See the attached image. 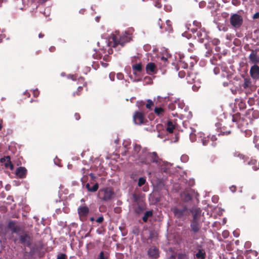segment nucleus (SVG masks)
I'll return each mask as SVG.
<instances>
[{
  "instance_id": "obj_16",
  "label": "nucleus",
  "mask_w": 259,
  "mask_h": 259,
  "mask_svg": "<svg viewBox=\"0 0 259 259\" xmlns=\"http://www.w3.org/2000/svg\"><path fill=\"white\" fill-rule=\"evenodd\" d=\"M154 111L155 113L160 117H166L167 114L166 110L161 107H155Z\"/></svg>"
},
{
  "instance_id": "obj_35",
  "label": "nucleus",
  "mask_w": 259,
  "mask_h": 259,
  "mask_svg": "<svg viewBox=\"0 0 259 259\" xmlns=\"http://www.w3.org/2000/svg\"><path fill=\"white\" fill-rule=\"evenodd\" d=\"M107 253L102 251L100 252L99 255L98 257V259H107Z\"/></svg>"
},
{
  "instance_id": "obj_39",
  "label": "nucleus",
  "mask_w": 259,
  "mask_h": 259,
  "mask_svg": "<svg viewBox=\"0 0 259 259\" xmlns=\"http://www.w3.org/2000/svg\"><path fill=\"white\" fill-rule=\"evenodd\" d=\"M182 197L183 198L184 200L186 201H188L192 199L191 196L188 193H187V194L184 193V194H182Z\"/></svg>"
},
{
  "instance_id": "obj_63",
  "label": "nucleus",
  "mask_w": 259,
  "mask_h": 259,
  "mask_svg": "<svg viewBox=\"0 0 259 259\" xmlns=\"http://www.w3.org/2000/svg\"><path fill=\"white\" fill-rule=\"evenodd\" d=\"M69 77L73 80H74L76 79V76L73 75H69Z\"/></svg>"
},
{
  "instance_id": "obj_58",
  "label": "nucleus",
  "mask_w": 259,
  "mask_h": 259,
  "mask_svg": "<svg viewBox=\"0 0 259 259\" xmlns=\"http://www.w3.org/2000/svg\"><path fill=\"white\" fill-rule=\"evenodd\" d=\"M128 144H129V142L128 141H127V142L124 141L123 143V145L124 146V147H125V148L126 149H127V145Z\"/></svg>"
},
{
  "instance_id": "obj_40",
  "label": "nucleus",
  "mask_w": 259,
  "mask_h": 259,
  "mask_svg": "<svg viewBox=\"0 0 259 259\" xmlns=\"http://www.w3.org/2000/svg\"><path fill=\"white\" fill-rule=\"evenodd\" d=\"M197 61V59L196 57H191L190 58V61H189L190 66L193 67L194 66V65L196 63Z\"/></svg>"
},
{
  "instance_id": "obj_9",
  "label": "nucleus",
  "mask_w": 259,
  "mask_h": 259,
  "mask_svg": "<svg viewBox=\"0 0 259 259\" xmlns=\"http://www.w3.org/2000/svg\"><path fill=\"white\" fill-rule=\"evenodd\" d=\"M243 20L241 16L238 14H234L230 18V23L231 25L235 27L239 28L242 25Z\"/></svg>"
},
{
  "instance_id": "obj_42",
  "label": "nucleus",
  "mask_w": 259,
  "mask_h": 259,
  "mask_svg": "<svg viewBox=\"0 0 259 259\" xmlns=\"http://www.w3.org/2000/svg\"><path fill=\"white\" fill-rule=\"evenodd\" d=\"M188 160H189V157L187 155L184 154V155H182V156L181 157V160L183 162H186L188 161Z\"/></svg>"
},
{
  "instance_id": "obj_30",
  "label": "nucleus",
  "mask_w": 259,
  "mask_h": 259,
  "mask_svg": "<svg viewBox=\"0 0 259 259\" xmlns=\"http://www.w3.org/2000/svg\"><path fill=\"white\" fill-rule=\"evenodd\" d=\"M195 256L197 258L204 259L205 257V252L203 249H199L196 253Z\"/></svg>"
},
{
  "instance_id": "obj_15",
  "label": "nucleus",
  "mask_w": 259,
  "mask_h": 259,
  "mask_svg": "<svg viewBox=\"0 0 259 259\" xmlns=\"http://www.w3.org/2000/svg\"><path fill=\"white\" fill-rule=\"evenodd\" d=\"M251 76L255 79L259 78V67L256 65L252 66L250 70Z\"/></svg>"
},
{
  "instance_id": "obj_32",
  "label": "nucleus",
  "mask_w": 259,
  "mask_h": 259,
  "mask_svg": "<svg viewBox=\"0 0 259 259\" xmlns=\"http://www.w3.org/2000/svg\"><path fill=\"white\" fill-rule=\"evenodd\" d=\"M174 128L175 126L172 124V122L171 121H168L167 124L166 131L169 133H172Z\"/></svg>"
},
{
  "instance_id": "obj_44",
  "label": "nucleus",
  "mask_w": 259,
  "mask_h": 259,
  "mask_svg": "<svg viewBox=\"0 0 259 259\" xmlns=\"http://www.w3.org/2000/svg\"><path fill=\"white\" fill-rule=\"evenodd\" d=\"M179 259H188V256L185 253H179L178 255Z\"/></svg>"
},
{
  "instance_id": "obj_49",
  "label": "nucleus",
  "mask_w": 259,
  "mask_h": 259,
  "mask_svg": "<svg viewBox=\"0 0 259 259\" xmlns=\"http://www.w3.org/2000/svg\"><path fill=\"white\" fill-rule=\"evenodd\" d=\"M116 77L118 79L121 80L123 79V75L121 73H118L116 75Z\"/></svg>"
},
{
  "instance_id": "obj_17",
  "label": "nucleus",
  "mask_w": 259,
  "mask_h": 259,
  "mask_svg": "<svg viewBox=\"0 0 259 259\" xmlns=\"http://www.w3.org/2000/svg\"><path fill=\"white\" fill-rule=\"evenodd\" d=\"M20 240L22 244L25 246L30 245V238L28 235L24 234L20 236Z\"/></svg>"
},
{
  "instance_id": "obj_4",
  "label": "nucleus",
  "mask_w": 259,
  "mask_h": 259,
  "mask_svg": "<svg viewBox=\"0 0 259 259\" xmlns=\"http://www.w3.org/2000/svg\"><path fill=\"white\" fill-rule=\"evenodd\" d=\"M99 194L102 196L101 199L104 201H108L111 200L114 195L113 191L110 188H106L100 190Z\"/></svg>"
},
{
  "instance_id": "obj_60",
  "label": "nucleus",
  "mask_w": 259,
  "mask_h": 259,
  "mask_svg": "<svg viewBox=\"0 0 259 259\" xmlns=\"http://www.w3.org/2000/svg\"><path fill=\"white\" fill-rule=\"evenodd\" d=\"M144 104H145V103L143 101H140V102L138 101L137 102V105H138L139 107L140 106L143 105Z\"/></svg>"
},
{
  "instance_id": "obj_38",
  "label": "nucleus",
  "mask_w": 259,
  "mask_h": 259,
  "mask_svg": "<svg viewBox=\"0 0 259 259\" xmlns=\"http://www.w3.org/2000/svg\"><path fill=\"white\" fill-rule=\"evenodd\" d=\"M166 24L167 27L165 28V30L168 31V32H171L172 31V27L171 22L169 20L166 21Z\"/></svg>"
},
{
  "instance_id": "obj_57",
  "label": "nucleus",
  "mask_w": 259,
  "mask_h": 259,
  "mask_svg": "<svg viewBox=\"0 0 259 259\" xmlns=\"http://www.w3.org/2000/svg\"><path fill=\"white\" fill-rule=\"evenodd\" d=\"M101 64L102 66L104 68H106L108 66V63H107L106 62L101 61Z\"/></svg>"
},
{
  "instance_id": "obj_31",
  "label": "nucleus",
  "mask_w": 259,
  "mask_h": 259,
  "mask_svg": "<svg viewBox=\"0 0 259 259\" xmlns=\"http://www.w3.org/2000/svg\"><path fill=\"white\" fill-rule=\"evenodd\" d=\"M153 215L152 210H149L145 212L144 216L142 218V220L144 222H147L148 219Z\"/></svg>"
},
{
  "instance_id": "obj_24",
  "label": "nucleus",
  "mask_w": 259,
  "mask_h": 259,
  "mask_svg": "<svg viewBox=\"0 0 259 259\" xmlns=\"http://www.w3.org/2000/svg\"><path fill=\"white\" fill-rule=\"evenodd\" d=\"M191 227L193 231L195 233L198 232L200 228L199 224V220H193L191 224Z\"/></svg>"
},
{
  "instance_id": "obj_52",
  "label": "nucleus",
  "mask_w": 259,
  "mask_h": 259,
  "mask_svg": "<svg viewBox=\"0 0 259 259\" xmlns=\"http://www.w3.org/2000/svg\"><path fill=\"white\" fill-rule=\"evenodd\" d=\"M104 220V218L103 217H99L97 220H96V222L98 223H101L103 222Z\"/></svg>"
},
{
  "instance_id": "obj_28",
  "label": "nucleus",
  "mask_w": 259,
  "mask_h": 259,
  "mask_svg": "<svg viewBox=\"0 0 259 259\" xmlns=\"http://www.w3.org/2000/svg\"><path fill=\"white\" fill-rule=\"evenodd\" d=\"M6 160L7 162L5 163V166L8 168H10L11 169H13V165L10 161V158L8 156L6 158H2L1 161L3 162L4 161H6Z\"/></svg>"
},
{
  "instance_id": "obj_26",
  "label": "nucleus",
  "mask_w": 259,
  "mask_h": 259,
  "mask_svg": "<svg viewBox=\"0 0 259 259\" xmlns=\"http://www.w3.org/2000/svg\"><path fill=\"white\" fill-rule=\"evenodd\" d=\"M249 59L253 63H257L259 62V57L256 55V53L252 52L249 56Z\"/></svg>"
},
{
  "instance_id": "obj_48",
  "label": "nucleus",
  "mask_w": 259,
  "mask_h": 259,
  "mask_svg": "<svg viewBox=\"0 0 259 259\" xmlns=\"http://www.w3.org/2000/svg\"><path fill=\"white\" fill-rule=\"evenodd\" d=\"M153 1L155 2V4H154V6L158 8H160L162 6V5L158 2L157 0H153Z\"/></svg>"
},
{
  "instance_id": "obj_50",
  "label": "nucleus",
  "mask_w": 259,
  "mask_h": 259,
  "mask_svg": "<svg viewBox=\"0 0 259 259\" xmlns=\"http://www.w3.org/2000/svg\"><path fill=\"white\" fill-rule=\"evenodd\" d=\"M109 77L111 81L114 80L115 73L111 72L109 74Z\"/></svg>"
},
{
  "instance_id": "obj_59",
  "label": "nucleus",
  "mask_w": 259,
  "mask_h": 259,
  "mask_svg": "<svg viewBox=\"0 0 259 259\" xmlns=\"http://www.w3.org/2000/svg\"><path fill=\"white\" fill-rule=\"evenodd\" d=\"M230 189L232 192H234L236 190V187L234 186H232L230 188Z\"/></svg>"
},
{
  "instance_id": "obj_41",
  "label": "nucleus",
  "mask_w": 259,
  "mask_h": 259,
  "mask_svg": "<svg viewBox=\"0 0 259 259\" xmlns=\"http://www.w3.org/2000/svg\"><path fill=\"white\" fill-rule=\"evenodd\" d=\"M146 182V179L143 177L140 178L138 181V186L141 187L145 184Z\"/></svg>"
},
{
  "instance_id": "obj_51",
  "label": "nucleus",
  "mask_w": 259,
  "mask_h": 259,
  "mask_svg": "<svg viewBox=\"0 0 259 259\" xmlns=\"http://www.w3.org/2000/svg\"><path fill=\"white\" fill-rule=\"evenodd\" d=\"M178 75L180 78H183L185 76L186 74H185V72L184 71H180L179 72Z\"/></svg>"
},
{
  "instance_id": "obj_53",
  "label": "nucleus",
  "mask_w": 259,
  "mask_h": 259,
  "mask_svg": "<svg viewBox=\"0 0 259 259\" xmlns=\"http://www.w3.org/2000/svg\"><path fill=\"white\" fill-rule=\"evenodd\" d=\"M33 96L34 97H37L39 95V92L37 89H35L33 91Z\"/></svg>"
},
{
  "instance_id": "obj_21",
  "label": "nucleus",
  "mask_w": 259,
  "mask_h": 259,
  "mask_svg": "<svg viewBox=\"0 0 259 259\" xmlns=\"http://www.w3.org/2000/svg\"><path fill=\"white\" fill-rule=\"evenodd\" d=\"M179 56V66L183 68H187L188 67V63L186 62V60H185V56H183L182 54H178Z\"/></svg>"
},
{
  "instance_id": "obj_27",
  "label": "nucleus",
  "mask_w": 259,
  "mask_h": 259,
  "mask_svg": "<svg viewBox=\"0 0 259 259\" xmlns=\"http://www.w3.org/2000/svg\"><path fill=\"white\" fill-rule=\"evenodd\" d=\"M85 188L88 189L89 192H95L97 191L99 188L98 183H96L93 186L91 187L89 183H87L85 185Z\"/></svg>"
},
{
  "instance_id": "obj_25",
  "label": "nucleus",
  "mask_w": 259,
  "mask_h": 259,
  "mask_svg": "<svg viewBox=\"0 0 259 259\" xmlns=\"http://www.w3.org/2000/svg\"><path fill=\"white\" fill-rule=\"evenodd\" d=\"M89 212V209L87 206L79 207L78 208V213L79 216L86 217Z\"/></svg>"
},
{
  "instance_id": "obj_14",
  "label": "nucleus",
  "mask_w": 259,
  "mask_h": 259,
  "mask_svg": "<svg viewBox=\"0 0 259 259\" xmlns=\"http://www.w3.org/2000/svg\"><path fill=\"white\" fill-rule=\"evenodd\" d=\"M133 207L134 211L138 214L142 213L145 209V205L143 202L133 204Z\"/></svg>"
},
{
  "instance_id": "obj_62",
  "label": "nucleus",
  "mask_w": 259,
  "mask_h": 259,
  "mask_svg": "<svg viewBox=\"0 0 259 259\" xmlns=\"http://www.w3.org/2000/svg\"><path fill=\"white\" fill-rule=\"evenodd\" d=\"M74 116H75V119H76V120H78V119H80V115H79V114H78V113H75V114H74Z\"/></svg>"
},
{
  "instance_id": "obj_23",
  "label": "nucleus",
  "mask_w": 259,
  "mask_h": 259,
  "mask_svg": "<svg viewBox=\"0 0 259 259\" xmlns=\"http://www.w3.org/2000/svg\"><path fill=\"white\" fill-rule=\"evenodd\" d=\"M27 170L24 167H19L16 170V175L20 178L25 177Z\"/></svg>"
},
{
  "instance_id": "obj_18",
  "label": "nucleus",
  "mask_w": 259,
  "mask_h": 259,
  "mask_svg": "<svg viewBox=\"0 0 259 259\" xmlns=\"http://www.w3.org/2000/svg\"><path fill=\"white\" fill-rule=\"evenodd\" d=\"M193 215L194 220H199V218L201 216V210L199 208L193 207L191 210Z\"/></svg>"
},
{
  "instance_id": "obj_64",
  "label": "nucleus",
  "mask_w": 259,
  "mask_h": 259,
  "mask_svg": "<svg viewBox=\"0 0 259 259\" xmlns=\"http://www.w3.org/2000/svg\"><path fill=\"white\" fill-rule=\"evenodd\" d=\"M193 24L194 25H195L197 27H199V25H200L199 23H198V22H196V21H194Z\"/></svg>"
},
{
  "instance_id": "obj_1",
  "label": "nucleus",
  "mask_w": 259,
  "mask_h": 259,
  "mask_svg": "<svg viewBox=\"0 0 259 259\" xmlns=\"http://www.w3.org/2000/svg\"><path fill=\"white\" fill-rule=\"evenodd\" d=\"M130 34L126 32L121 35L119 34V31H115L111 34L108 40H105V42L107 47L114 48L117 45L123 46L125 43L130 41Z\"/></svg>"
},
{
  "instance_id": "obj_45",
  "label": "nucleus",
  "mask_w": 259,
  "mask_h": 259,
  "mask_svg": "<svg viewBox=\"0 0 259 259\" xmlns=\"http://www.w3.org/2000/svg\"><path fill=\"white\" fill-rule=\"evenodd\" d=\"M212 44L215 46L218 45L220 43V41L218 38H214L211 41Z\"/></svg>"
},
{
  "instance_id": "obj_61",
  "label": "nucleus",
  "mask_w": 259,
  "mask_h": 259,
  "mask_svg": "<svg viewBox=\"0 0 259 259\" xmlns=\"http://www.w3.org/2000/svg\"><path fill=\"white\" fill-rule=\"evenodd\" d=\"M210 139H211L212 141H215L217 139V137H216V136L215 135L211 136Z\"/></svg>"
},
{
  "instance_id": "obj_54",
  "label": "nucleus",
  "mask_w": 259,
  "mask_h": 259,
  "mask_svg": "<svg viewBox=\"0 0 259 259\" xmlns=\"http://www.w3.org/2000/svg\"><path fill=\"white\" fill-rule=\"evenodd\" d=\"M218 197L217 196H214L212 197V201L214 202V203H217L218 201Z\"/></svg>"
},
{
  "instance_id": "obj_3",
  "label": "nucleus",
  "mask_w": 259,
  "mask_h": 259,
  "mask_svg": "<svg viewBox=\"0 0 259 259\" xmlns=\"http://www.w3.org/2000/svg\"><path fill=\"white\" fill-rule=\"evenodd\" d=\"M234 156L242 160L243 162H246L248 165L251 166L254 170H257L259 169V161L257 162L255 159L252 158L249 159V158L246 157L238 152H234Z\"/></svg>"
},
{
  "instance_id": "obj_19",
  "label": "nucleus",
  "mask_w": 259,
  "mask_h": 259,
  "mask_svg": "<svg viewBox=\"0 0 259 259\" xmlns=\"http://www.w3.org/2000/svg\"><path fill=\"white\" fill-rule=\"evenodd\" d=\"M157 63L159 64V67H163L167 64V55L166 57L160 55L158 57Z\"/></svg>"
},
{
  "instance_id": "obj_7",
  "label": "nucleus",
  "mask_w": 259,
  "mask_h": 259,
  "mask_svg": "<svg viewBox=\"0 0 259 259\" xmlns=\"http://www.w3.org/2000/svg\"><path fill=\"white\" fill-rule=\"evenodd\" d=\"M133 120L136 124H144L147 121L144 114L142 112H135L133 115Z\"/></svg>"
},
{
  "instance_id": "obj_11",
  "label": "nucleus",
  "mask_w": 259,
  "mask_h": 259,
  "mask_svg": "<svg viewBox=\"0 0 259 259\" xmlns=\"http://www.w3.org/2000/svg\"><path fill=\"white\" fill-rule=\"evenodd\" d=\"M193 75H189L187 77V82L189 83H193L192 89L194 91H197L200 87V82L199 79H196L193 77Z\"/></svg>"
},
{
  "instance_id": "obj_55",
  "label": "nucleus",
  "mask_w": 259,
  "mask_h": 259,
  "mask_svg": "<svg viewBox=\"0 0 259 259\" xmlns=\"http://www.w3.org/2000/svg\"><path fill=\"white\" fill-rule=\"evenodd\" d=\"M221 133V134H222V135H228L231 133V131H227L225 132V131H223L222 130Z\"/></svg>"
},
{
  "instance_id": "obj_47",
  "label": "nucleus",
  "mask_w": 259,
  "mask_h": 259,
  "mask_svg": "<svg viewBox=\"0 0 259 259\" xmlns=\"http://www.w3.org/2000/svg\"><path fill=\"white\" fill-rule=\"evenodd\" d=\"M168 108L169 109H170V110H174V109H175L176 108V107H175V105L174 103H170L169 105H168Z\"/></svg>"
},
{
  "instance_id": "obj_20",
  "label": "nucleus",
  "mask_w": 259,
  "mask_h": 259,
  "mask_svg": "<svg viewBox=\"0 0 259 259\" xmlns=\"http://www.w3.org/2000/svg\"><path fill=\"white\" fill-rule=\"evenodd\" d=\"M148 254L150 257L156 258L159 256L158 249L156 247H152L149 248Z\"/></svg>"
},
{
  "instance_id": "obj_33",
  "label": "nucleus",
  "mask_w": 259,
  "mask_h": 259,
  "mask_svg": "<svg viewBox=\"0 0 259 259\" xmlns=\"http://www.w3.org/2000/svg\"><path fill=\"white\" fill-rule=\"evenodd\" d=\"M196 131L193 128H191V132L190 134V140L192 142L196 140V135L195 134Z\"/></svg>"
},
{
  "instance_id": "obj_12",
  "label": "nucleus",
  "mask_w": 259,
  "mask_h": 259,
  "mask_svg": "<svg viewBox=\"0 0 259 259\" xmlns=\"http://www.w3.org/2000/svg\"><path fill=\"white\" fill-rule=\"evenodd\" d=\"M8 228L11 230L12 233L18 234L21 231L20 226L17 224V223L14 221H11L9 222Z\"/></svg>"
},
{
  "instance_id": "obj_37",
  "label": "nucleus",
  "mask_w": 259,
  "mask_h": 259,
  "mask_svg": "<svg viewBox=\"0 0 259 259\" xmlns=\"http://www.w3.org/2000/svg\"><path fill=\"white\" fill-rule=\"evenodd\" d=\"M147 103L146 105V108L149 110H151L152 107L154 105L153 101L150 99H148V100H147Z\"/></svg>"
},
{
  "instance_id": "obj_29",
  "label": "nucleus",
  "mask_w": 259,
  "mask_h": 259,
  "mask_svg": "<svg viewBox=\"0 0 259 259\" xmlns=\"http://www.w3.org/2000/svg\"><path fill=\"white\" fill-rule=\"evenodd\" d=\"M174 102L175 104H177L178 108L181 110L184 109L185 110L187 108H185V105L183 100L179 98L176 99Z\"/></svg>"
},
{
  "instance_id": "obj_10",
  "label": "nucleus",
  "mask_w": 259,
  "mask_h": 259,
  "mask_svg": "<svg viewBox=\"0 0 259 259\" xmlns=\"http://www.w3.org/2000/svg\"><path fill=\"white\" fill-rule=\"evenodd\" d=\"M108 54H105V52L104 49H101L100 51L98 52V53H96V56L94 54L93 56L94 57H96L97 59H101L103 57V61L105 62H108L110 60V56L109 54H110L112 53V51L111 49L108 50Z\"/></svg>"
},
{
  "instance_id": "obj_8",
  "label": "nucleus",
  "mask_w": 259,
  "mask_h": 259,
  "mask_svg": "<svg viewBox=\"0 0 259 259\" xmlns=\"http://www.w3.org/2000/svg\"><path fill=\"white\" fill-rule=\"evenodd\" d=\"M172 211L174 215L179 219H182L184 218L189 213V211L186 207H183L181 208L175 207L172 208Z\"/></svg>"
},
{
  "instance_id": "obj_22",
  "label": "nucleus",
  "mask_w": 259,
  "mask_h": 259,
  "mask_svg": "<svg viewBox=\"0 0 259 259\" xmlns=\"http://www.w3.org/2000/svg\"><path fill=\"white\" fill-rule=\"evenodd\" d=\"M197 139L198 141H200L203 145L205 146L207 144V142L209 141V136L205 137L204 134L202 133H199L197 135Z\"/></svg>"
},
{
  "instance_id": "obj_5",
  "label": "nucleus",
  "mask_w": 259,
  "mask_h": 259,
  "mask_svg": "<svg viewBox=\"0 0 259 259\" xmlns=\"http://www.w3.org/2000/svg\"><path fill=\"white\" fill-rule=\"evenodd\" d=\"M146 162H143L142 163L145 164H149L150 163H155L158 165L160 164L161 159L158 157L157 153L155 152H147V155L146 156Z\"/></svg>"
},
{
  "instance_id": "obj_2",
  "label": "nucleus",
  "mask_w": 259,
  "mask_h": 259,
  "mask_svg": "<svg viewBox=\"0 0 259 259\" xmlns=\"http://www.w3.org/2000/svg\"><path fill=\"white\" fill-rule=\"evenodd\" d=\"M148 149L142 148L140 145L135 144L132 152V156L141 163L146 162V156L147 155Z\"/></svg>"
},
{
  "instance_id": "obj_13",
  "label": "nucleus",
  "mask_w": 259,
  "mask_h": 259,
  "mask_svg": "<svg viewBox=\"0 0 259 259\" xmlns=\"http://www.w3.org/2000/svg\"><path fill=\"white\" fill-rule=\"evenodd\" d=\"M157 66L154 63L150 62L147 64L146 70L148 74L152 75L157 73Z\"/></svg>"
},
{
  "instance_id": "obj_56",
  "label": "nucleus",
  "mask_w": 259,
  "mask_h": 259,
  "mask_svg": "<svg viewBox=\"0 0 259 259\" xmlns=\"http://www.w3.org/2000/svg\"><path fill=\"white\" fill-rule=\"evenodd\" d=\"M259 18V13L256 12L253 15V19H255Z\"/></svg>"
},
{
  "instance_id": "obj_6",
  "label": "nucleus",
  "mask_w": 259,
  "mask_h": 259,
  "mask_svg": "<svg viewBox=\"0 0 259 259\" xmlns=\"http://www.w3.org/2000/svg\"><path fill=\"white\" fill-rule=\"evenodd\" d=\"M191 31L193 33H197L198 40L201 43L204 42L205 40L208 39V36L204 28H199V30L197 28H192Z\"/></svg>"
},
{
  "instance_id": "obj_43",
  "label": "nucleus",
  "mask_w": 259,
  "mask_h": 259,
  "mask_svg": "<svg viewBox=\"0 0 259 259\" xmlns=\"http://www.w3.org/2000/svg\"><path fill=\"white\" fill-rule=\"evenodd\" d=\"M252 115L254 118H257L259 117V112L256 110L251 111Z\"/></svg>"
},
{
  "instance_id": "obj_34",
  "label": "nucleus",
  "mask_w": 259,
  "mask_h": 259,
  "mask_svg": "<svg viewBox=\"0 0 259 259\" xmlns=\"http://www.w3.org/2000/svg\"><path fill=\"white\" fill-rule=\"evenodd\" d=\"M133 197L134 199V203L133 204H137L138 203H140L141 202H143L142 201H141L139 198V197L136 194H133Z\"/></svg>"
},
{
  "instance_id": "obj_46",
  "label": "nucleus",
  "mask_w": 259,
  "mask_h": 259,
  "mask_svg": "<svg viewBox=\"0 0 259 259\" xmlns=\"http://www.w3.org/2000/svg\"><path fill=\"white\" fill-rule=\"evenodd\" d=\"M57 259H67V257L65 254L62 253L57 256Z\"/></svg>"
},
{
  "instance_id": "obj_36",
  "label": "nucleus",
  "mask_w": 259,
  "mask_h": 259,
  "mask_svg": "<svg viewBox=\"0 0 259 259\" xmlns=\"http://www.w3.org/2000/svg\"><path fill=\"white\" fill-rule=\"evenodd\" d=\"M134 71L140 72L142 70V65L141 64H137L133 66Z\"/></svg>"
}]
</instances>
